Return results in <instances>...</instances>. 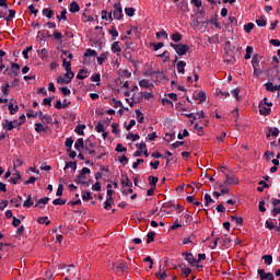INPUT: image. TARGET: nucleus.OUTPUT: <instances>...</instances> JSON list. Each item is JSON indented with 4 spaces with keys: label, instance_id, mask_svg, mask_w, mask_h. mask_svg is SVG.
I'll use <instances>...</instances> for the list:
<instances>
[{
    "label": "nucleus",
    "instance_id": "f257e3e1",
    "mask_svg": "<svg viewBox=\"0 0 280 280\" xmlns=\"http://www.w3.org/2000/svg\"><path fill=\"white\" fill-rule=\"evenodd\" d=\"M170 46L174 48L177 56H185L187 54V51H189V45H187V44L171 43Z\"/></svg>",
    "mask_w": 280,
    "mask_h": 280
},
{
    "label": "nucleus",
    "instance_id": "f03ea898",
    "mask_svg": "<svg viewBox=\"0 0 280 280\" xmlns=\"http://www.w3.org/2000/svg\"><path fill=\"white\" fill-rule=\"evenodd\" d=\"M112 268L115 272H128V262L126 260H118L112 264Z\"/></svg>",
    "mask_w": 280,
    "mask_h": 280
},
{
    "label": "nucleus",
    "instance_id": "7ed1b4c3",
    "mask_svg": "<svg viewBox=\"0 0 280 280\" xmlns=\"http://www.w3.org/2000/svg\"><path fill=\"white\" fill-rule=\"evenodd\" d=\"M114 9L115 10L112 11V14L115 21H121L124 19V10L121 9V4L119 2L115 3Z\"/></svg>",
    "mask_w": 280,
    "mask_h": 280
},
{
    "label": "nucleus",
    "instance_id": "20e7f679",
    "mask_svg": "<svg viewBox=\"0 0 280 280\" xmlns=\"http://www.w3.org/2000/svg\"><path fill=\"white\" fill-rule=\"evenodd\" d=\"M37 117L42 120L43 124H51L54 121V118L49 114H44L43 110H39L37 113Z\"/></svg>",
    "mask_w": 280,
    "mask_h": 280
},
{
    "label": "nucleus",
    "instance_id": "39448f33",
    "mask_svg": "<svg viewBox=\"0 0 280 280\" xmlns=\"http://www.w3.org/2000/svg\"><path fill=\"white\" fill-rule=\"evenodd\" d=\"M258 275H259V279L260 280H275V275H272V272H267L264 269H258Z\"/></svg>",
    "mask_w": 280,
    "mask_h": 280
},
{
    "label": "nucleus",
    "instance_id": "423d86ee",
    "mask_svg": "<svg viewBox=\"0 0 280 280\" xmlns=\"http://www.w3.org/2000/svg\"><path fill=\"white\" fill-rule=\"evenodd\" d=\"M2 128L7 132H10V130H14V128H16V125L9 119H4V120H2Z\"/></svg>",
    "mask_w": 280,
    "mask_h": 280
},
{
    "label": "nucleus",
    "instance_id": "0eeeda50",
    "mask_svg": "<svg viewBox=\"0 0 280 280\" xmlns=\"http://www.w3.org/2000/svg\"><path fill=\"white\" fill-rule=\"evenodd\" d=\"M182 255L184 259L188 261V264H197V259L194 257V254L186 252L183 253Z\"/></svg>",
    "mask_w": 280,
    "mask_h": 280
},
{
    "label": "nucleus",
    "instance_id": "6e6552de",
    "mask_svg": "<svg viewBox=\"0 0 280 280\" xmlns=\"http://www.w3.org/2000/svg\"><path fill=\"white\" fill-rule=\"evenodd\" d=\"M19 71H21V66L19 63L11 62V72L9 75H19Z\"/></svg>",
    "mask_w": 280,
    "mask_h": 280
},
{
    "label": "nucleus",
    "instance_id": "1a4fd4ad",
    "mask_svg": "<svg viewBox=\"0 0 280 280\" xmlns=\"http://www.w3.org/2000/svg\"><path fill=\"white\" fill-rule=\"evenodd\" d=\"M252 67L254 71H259V55L256 54L252 58Z\"/></svg>",
    "mask_w": 280,
    "mask_h": 280
},
{
    "label": "nucleus",
    "instance_id": "9d476101",
    "mask_svg": "<svg viewBox=\"0 0 280 280\" xmlns=\"http://www.w3.org/2000/svg\"><path fill=\"white\" fill-rule=\"evenodd\" d=\"M49 127L43 125V122H36L35 124V131L40 135V132H47Z\"/></svg>",
    "mask_w": 280,
    "mask_h": 280
},
{
    "label": "nucleus",
    "instance_id": "9b49d317",
    "mask_svg": "<svg viewBox=\"0 0 280 280\" xmlns=\"http://www.w3.org/2000/svg\"><path fill=\"white\" fill-rule=\"evenodd\" d=\"M270 107H266V105H264V102H261L259 104V114L260 115H264L265 117L270 115Z\"/></svg>",
    "mask_w": 280,
    "mask_h": 280
},
{
    "label": "nucleus",
    "instance_id": "f8f14e48",
    "mask_svg": "<svg viewBox=\"0 0 280 280\" xmlns=\"http://www.w3.org/2000/svg\"><path fill=\"white\" fill-rule=\"evenodd\" d=\"M49 203V197H44L42 199H38L35 203V207H39V209H45V205Z\"/></svg>",
    "mask_w": 280,
    "mask_h": 280
},
{
    "label": "nucleus",
    "instance_id": "ddd939ff",
    "mask_svg": "<svg viewBox=\"0 0 280 280\" xmlns=\"http://www.w3.org/2000/svg\"><path fill=\"white\" fill-rule=\"evenodd\" d=\"M21 178H23V176H21V172L16 171L15 173H13V177L9 179V183H12V185H16L19 180H21Z\"/></svg>",
    "mask_w": 280,
    "mask_h": 280
},
{
    "label": "nucleus",
    "instance_id": "4468645a",
    "mask_svg": "<svg viewBox=\"0 0 280 280\" xmlns=\"http://www.w3.org/2000/svg\"><path fill=\"white\" fill-rule=\"evenodd\" d=\"M194 100H197V102H207V93H205V91H200L194 95Z\"/></svg>",
    "mask_w": 280,
    "mask_h": 280
},
{
    "label": "nucleus",
    "instance_id": "2eb2a0df",
    "mask_svg": "<svg viewBox=\"0 0 280 280\" xmlns=\"http://www.w3.org/2000/svg\"><path fill=\"white\" fill-rule=\"evenodd\" d=\"M89 56H92L93 58H95L97 56V51L96 50H93L91 48H89L84 55H83V58H84V65H86V59L89 58Z\"/></svg>",
    "mask_w": 280,
    "mask_h": 280
},
{
    "label": "nucleus",
    "instance_id": "dca6fc26",
    "mask_svg": "<svg viewBox=\"0 0 280 280\" xmlns=\"http://www.w3.org/2000/svg\"><path fill=\"white\" fill-rule=\"evenodd\" d=\"M270 137H279V128H277V127H275V128L269 127L268 133H267V139H270Z\"/></svg>",
    "mask_w": 280,
    "mask_h": 280
},
{
    "label": "nucleus",
    "instance_id": "f3484780",
    "mask_svg": "<svg viewBox=\"0 0 280 280\" xmlns=\"http://www.w3.org/2000/svg\"><path fill=\"white\" fill-rule=\"evenodd\" d=\"M108 32L112 36V40H117V37L119 36V32H117V27L115 25H112Z\"/></svg>",
    "mask_w": 280,
    "mask_h": 280
},
{
    "label": "nucleus",
    "instance_id": "a211bd4d",
    "mask_svg": "<svg viewBox=\"0 0 280 280\" xmlns=\"http://www.w3.org/2000/svg\"><path fill=\"white\" fill-rule=\"evenodd\" d=\"M132 102H135V104H141V102H143V93H137L131 97Z\"/></svg>",
    "mask_w": 280,
    "mask_h": 280
},
{
    "label": "nucleus",
    "instance_id": "6ab92c4d",
    "mask_svg": "<svg viewBox=\"0 0 280 280\" xmlns=\"http://www.w3.org/2000/svg\"><path fill=\"white\" fill-rule=\"evenodd\" d=\"M69 10L72 14H75L80 11V4H78V2H75V1H72L70 3V9Z\"/></svg>",
    "mask_w": 280,
    "mask_h": 280
},
{
    "label": "nucleus",
    "instance_id": "aec40b11",
    "mask_svg": "<svg viewBox=\"0 0 280 280\" xmlns=\"http://www.w3.org/2000/svg\"><path fill=\"white\" fill-rule=\"evenodd\" d=\"M57 82H58V84H71V79H68L66 77V74L65 75H59L57 78Z\"/></svg>",
    "mask_w": 280,
    "mask_h": 280
},
{
    "label": "nucleus",
    "instance_id": "412c9836",
    "mask_svg": "<svg viewBox=\"0 0 280 280\" xmlns=\"http://www.w3.org/2000/svg\"><path fill=\"white\" fill-rule=\"evenodd\" d=\"M71 104V102L69 101L68 104H63L62 101H57L55 104V108H57V110H61V108H69V105Z\"/></svg>",
    "mask_w": 280,
    "mask_h": 280
},
{
    "label": "nucleus",
    "instance_id": "4be33fe9",
    "mask_svg": "<svg viewBox=\"0 0 280 280\" xmlns=\"http://www.w3.org/2000/svg\"><path fill=\"white\" fill-rule=\"evenodd\" d=\"M89 78V71L81 69L77 74V80H86Z\"/></svg>",
    "mask_w": 280,
    "mask_h": 280
},
{
    "label": "nucleus",
    "instance_id": "5701e85b",
    "mask_svg": "<svg viewBox=\"0 0 280 280\" xmlns=\"http://www.w3.org/2000/svg\"><path fill=\"white\" fill-rule=\"evenodd\" d=\"M66 272L70 279H73V277H75V266L69 265Z\"/></svg>",
    "mask_w": 280,
    "mask_h": 280
},
{
    "label": "nucleus",
    "instance_id": "b1692460",
    "mask_svg": "<svg viewBox=\"0 0 280 280\" xmlns=\"http://www.w3.org/2000/svg\"><path fill=\"white\" fill-rule=\"evenodd\" d=\"M10 83H5L4 85L1 86V91H2V97H8L10 95Z\"/></svg>",
    "mask_w": 280,
    "mask_h": 280
},
{
    "label": "nucleus",
    "instance_id": "393cba45",
    "mask_svg": "<svg viewBox=\"0 0 280 280\" xmlns=\"http://www.w3.org/2000/svg\"><path fill=\"white\" fill-rule=\"evenodd\" d=\"M74 148L78 150V152H80V150H84V139L79 138L74 143Z\"/></svg>",
    "mask_w": 280,
    "mask_h": 280
},
{
    "label": "nucleus",
    "instance_id": "a878e982",
    "mask_svg": "<svg viewBox=\"0 0 280 280\" xmlns=\"http://www.w3.org/2000/svg\"><path fill=\"white\" fill-rule=\"evenodd\" d=\"M171 40H173V43H180L183 40V34L176 32L175 34L171 35Z\"/></svg>",
    "mask_w": 280,
    "mask_h": 280
},
{
    "label": "nucleus",
    "instance_id": "bb28decb",
    "mask_svg": "<svg viewBox=\"0 0 280 280\" xmlns=\"http://www.w3.org/2000/svg\"><path fill=\"white\" fill-rule=\"evenodd\" d=\"M43 15L46 16V19H54V10L50 8L43 9Z\"/></svg>",
    "mask_w": 280,
    "mask_h": 280
},
{
    "label": "nucleus",
    "instance_id": "cd10ccee",
    "mask_svg": "<svg viewBox=\"0 0 280 280\" xmlns=\"http://www.w3.org/2000/svg\"><path fill=\"white\" fill-rule=\"evenodd\" d=\"M226 183L228 185H237L238 180L237 177L233 176V175H226Z\"/></svg>",
    "mask_w": 280,
    "mask_h": 280
},
{
    "label": "nucleus",
    "instance_id": "c85d7f7f",
    "mask_svg": "<svg viewBox=\"0 0 280 280\" xmlns=\"http://www.w3.org/2000/svg\"><path fill=\"white\" fill-rule=\"evenodd\" d=\"M139 86H141V89H150V86H153V84L147 79H142L139 81Z\"/></svg>",
    "mask_w": 280,
    "mask_h": 280
},
{
    "label": "nucleus",
    "instance_id": "c756f323",
    "mask_svg": "<svg viewBox=\"0 0 280 280\" xmlns=\"http://www.w3.org/2000/svg\"><path fill=\"white\" fill-rule=\"evenodd\" d=\"M65 145L67 148L66 152H71V148L73 147V138L72 137L67 138Z\"/></svg>",
    "mask_w": 280,
    "mask_h": 280
},
{
    "label": "nucleus",
    "instance_id": "7c9ffc66",
    "mask_svg": "<svg viewBox=\"0 0 280 280\" xmlns=\"http://www.w3.org/2000/svg\"><path fill=\"white\" fill-rule=\"evenodd\" d=\"M112 51L114 54H121V46H119V42H114L112 45Z\"/></svg>",
    "mask_w": 280,
    "mask_h": 280
},
{
    "label": "nucleus",
    "instance_id": "2f4dec72",
    "mask_svg": "<svg viewBox=\"0 0 280 280\" xmlns=\"http://www.w3.org/2000/svg\"><path fill=\"white\" fill-rule=\"evenodd\" d=\"M69 167L72 172H75L78 170V162H67L63 170H69Z\"/></svg>",
    "mask_w": 280,
    "mask_h": 280
},
{
    "label": "nucleus",
    "instance_id": "473e14b6",
    "mask_svg": "<svg viewBox=\"0 0 280 280\" xmlns=\"http://www.w3.org/2000/svg\"><path fill=\"white\" fill-rule=\"evenodd\" d=\"M14 16H16V11L14 9H9V15L4 18V21H7V23H10V21H12Z\"/></svg>",
    "mask_w": 280,
    "mask_h": 280
},
{
    "label": "nucleus",
    "instance_id": "72a5a7b5",
    "mask_svg": "<svg viewBox=\"0 0 280 280\" xmlns=\"http://www.w3.org/2000/svg\"><path fill=\"white\" fill-rule=\"evenodd\" d=\"M38 224H46V226H49L51 224V221H49L48 217H39L37 219Z\"/></svg>",
    "mask_w": 280,
    "mask_h": 280
},
{
    "label": "nucleus",
    "instance_id": "f704fd0d",
    "mask_svg": "<svg viewBox=\"0 0 280 280\" xmlns=\"http://www.w3.org/2000/svg\"><path fill=\"white\" fill-rule=\"evenodd\" d=\"M34 206V201H32V195H28L27 199L23 202L24 209H30V207Z\"/></svg>",
    "mask_w": 280,
    "mask_h": 280
},
{
    "label": "nucleus",
    "instance_id": "c9c22d12",
    "mask_svg": "<svg viewBox=\"0 0 280 280\" xmlns=\"http://www.w3.org/2000/svg\"><path fill=\"white\" fill-rule=\"evenodd\" d=\"M187 67V62L179 61L177 62V71L178 73H185V68Z\"/></svg>",
    "mask_w": 280,
    "mask_h": 280
},
{
    "label": "nucleus",
    "instance_id": "e433bc0d",
    "mask_svg": "<svg viewBox=\"0 0 280 280\" xmlns=\"http://www.w3.org/2000/svg\"><path fill=\"white\" fill-rule=\"evenodd\" d=\"M85 128H86V125H78L74 129V132H77V135H80L82 137L84 136Z\"/></svg>",
    "mask_w": 280,
    "mask_h": 280
},
{
    "label": "nucleus",
    "instance_id": "4c0bfd02",
    "mask_svg": "<svg viewBox=\"0 0 280 280\" xmlns=\"http://www.w3.org/2000/svg\"><path fill=\"white\" fill-rule=\"evenodd\" d=\"M136 119L138 124H143V120L145 119V117L143 116L140 109L136 110Z\"/></svg>",
    "mask_w": 280,
    "mask_h": 280
},
{
    "label": "nucleus",
    "instance_id": "58836bf2",
    "mask_svg": "<svg viewBox=\"0 0 280 280\" xmlns=\"http://www.w3.org/2000/svg\"><path fill=\"white\" fill-rule=\"evenodd\" d=\"M254 28H255V24L252 22L244 25V32L246 34H250V32H253Z\"/></svg>",
    "mask_w": 280,
    "mask_h": 280
},
{
    "label": "nucleus",
    "instance_id": "ea45409f",
    "mask_svg": "<svg viewBox=\"0 0 280 280\" xmlns=\"http://www.w3.org/2000/svg\"><path fill=\"white\" fill-rule=\"evenodd\" d=\"M172 207H174V201H166L162 205V208L160 209V211H166V209H172Z\"/></svg>",
    "mask_w": 280,
    "mask_h": 280
},
{
    "label": "nucleus",
    "instance_id": "a19ab883",
    "mask_svg": "<svg viewBox=\"0 0 280 280\" xmlns=\"http://www.w3.org/2000/svg\"><path fill=\"white\" fill-rule=\"evenodd\" d=\"M156 183H159V177H156V176H149V185L151 186V187H154V188H156Z\"/></svg>",
    "mask_w": 280,
    "mask_h": 280
},
{
    "label": "nucleus",
    "instance_id": "79ce46f5",
    "mask_svg": "<svg viewBox=\"0 0 280 280\" xmlns=\"http://www.w3.org/2000/svg\"><path fill=\"white\" fill-rule=\"evenodd\" d=\"M150 47H153L154 51H159V49H162V47H165V44L163 42L160 43H150Z\"/></svg>",
    "mask_w": 280,
    "mask_h": 280
},
{
    "label": "nucleus",
    "instance_id": "37998d69",
    "mask_svg": "<svg viewBox=\"0 0 280 280\" xmlns=\"http://www.w3.org/2000/svg\"><path fill=\"white\" fill-rule=\"evenodd\" d=\"M86 174H91V168L83 167L81 170V173L79 174V176L84 180V178H86Z\"/></svg>",
    "mask_w": 280,
    "mask_h": 280
},
{
    "label": "nucleus",
    "instance_id": "c03bdc74",
    "mask_svg": "<svg viewBox=\"0 0 280 280\" xmlns=\"http://www.w3.org/2000/svg\"><path fill=\"white\" fill-rule=\"evenodd\" d=\"M110 105L114 106V108H119V107L124 106L121 101H117V98H115V97L110 100Z\"/></svg>",
    "mask_w": 280,
    "mask_h": 280
},
{
    "label": "nucleus",
    "instance_id": "a18cd8bd",
    "mask_svg": "<svg viewBox=\"0 0 280 280\" xmlns=\"http://www.w3.org/2000/svg\"><path fill=\"white\" fill-rule=\"evenodd\" d=\"M250 58H253V46H247L246 47L245 60H250Z\"/></svg>",
    "mask_w": 280,
    "mask_h": 280
},
{
    "label": "nucleus",
    "instance_id": "49530a36",
    "mask_svg": "<svg viewBox=\"0 0 280 280\" xmlns=\"http://www.w3.org/2000/svg\"><path fill=\"white\" fill-rule=\"evenodd\" d=\"M154 237H156L155 232H149L147 235V244H152L154 242Z\"/></svg>",
    "mask_w": 280,
    "mask_h": 280
},
{
    "label": "nucleus",
    "instance_id": "de8ad7c7",
    "mask_svg": "<svg viewBox=\"0 0 280 280\" xmlns=\"http://www.w3.org/2000/svg\"><path fill=\"white\" fill-rule=\"evenodd\" d=\"M265 88H266V91H268L269 93H275V84L272 82H267L265 83Z\"/></svg>",
    "mask_w": 280,
    "mask_h": 280
},
{
    "label": "nucleus",
    "instance_id": "09e8293b",
    "mask_svg": "<svg viewBox=\"0 0 280 280\" xmlns=\"http://www.w3.org/2000/svg\"><path fill=\"white\" fill-rule=\"evenodd\" d=\"M213 202H215V201L213 200V198H211V195L206 194V195H205V206H206V207H209V205H211V203H213Z\"/></svg>",
    "mask_w": 280,
    "mask_h": 280
},
{
    "label": "nucleus",
    "instance_id": "8fccbe9b",
    "mask_svg": "<svg viewBox=\"0 0 280 280\" xmlns=\"http://www.w3.org/2000/svg\"><path fill=\"white\" fill-rule=\"evenodd\" d=\"M122 187H132V184L130 183V178H128V175H125V178L121 180Z\"/></svg>",
    "mask_w": 280,
    "mask_h": 280
},
{
    "label": "nucleus",
    "instance_id": "3c124183",
    "mask_svg": "<svg viewBox=\"0 0 280 280\" xmlns=\"http://www.w3.org/2000/svg\"><path fill=\"white\" fill-rule=\"evenodd\" d=\"M135 12H137V9L135 8H125L126 16H135Z\"/></svg>",
    "mask_w": 280,
    "mask_h": 280
},
{
    "label": "nucleus",
    "instance_id": "603ef678",
    "mask_svg": "<svg viewBox=\"0 0 280 280\" xmlns=\"http://www.w3.org/2000/svg\"><path fill=\"white\" fill-rule=\"evenodd\" d=\"M261 259H264V261H265V264H266L267 266L272 265V255H264V256L261 257Z\"/></svg>",
    "mask_w": 280,
    "mask_h": 280
},
{
    "label": "nucleus",
    "instance_id": "864d4df0",
    "mask_svg": "<svg viewBox=\"0 0 280 280\" xmlns=\"http://www.w3.org/2000/svg\"><path fill=\"white\" fill-rule=\"evenodd\" d=\"M183 244H184V245H187V244H196V240L194 238V236L184 237Z\"/></svg>",
    "mask_w": 280,
    "mask_h": 280
},
{
    "label": "nucleus",
    "instance_id": "5fc2aeb1",
    "mask_svg": "<svg viewBox=\"0 0 280 280\" xmlns=\"http://www.w3.org/2000/svg\"><path fill=\"white\" fill-rule=\"evenodd\" d=\"M155 277L160 280H165L167 279V272H165V270L163 269V271H159Z\"/></svg>",
    "mask_w": 280,
    "mask_h": 280
},
{
    "label": "nucleus",
    "instance_id": "6e6d98bb",
    "mask_svg": "<svg viewBox=\"0 0 280 280\" xmlns=\"http://www.w3.org/2000/svg\"><path fill=\"white\" fill-rule=\"evenodd\" d=\"M256 24L258 25V27H266L268 25V22L265 19L260 18L256 20Z\"/></svg>",
    "mask_w": 280,
    "mask_h": 280
},
{
    "label": "nucleus",
    "instance_id": "4d7b16f0",
    "mask_svg": "<svg viewBox=\"0 0 280 280\" xmlns=\"http://www.w3.org/2000/svg\"><path fill=\"white\" fill-rule=\"evenodd\" d=\"M258 185H262V187H258V188H257V191H259V192H261V191H264V189H268V187H270V186L268 185V183H266V182H264V180L258 182Z\"/></svg>",
    "mask_w": 280,
    "mask_h": 280
},
{
    "label": "nucleus",
    "instance_id": "13d9d810",
    "mask_svg": "<svg viewBox=\"0 0 280 280\" xmlns=\"http://www.w3.org/2000/svg\"><path fill=\"white\" fill-rule=\"evenodd\" d=\"M9 110H10V115H16V113H19V105H15V107H14L13 104H10Z\"/></svg>",
    "mask_w": 280,
    "mask_h": 280
},
{
    "label": "nucleus",
    "instance_id": "bf43d9fd",
    "mask_svg": "<svg viewBox=\"0 0 280 280\" xmlns=\"http://www.w3.org/2000/svg\"><path fill=\"white\" fill-rule=\"evenodd\" d=\"M52 205H55V206H60V207H62V205H67V200H65V199H62V198H57V199H55L54 201H52Z\"/></svg>",
    "mask_w": 280,
    "mask_h": 280
},
{
    "label": "nucleus",
    "instance_id": "052dcab7",
    "mask_svg": "<svg viewBox=\"0 0 280 280\" xmlns=\"http://www.w3.org/2000/svg\"><path fill=\"white\" fill-rule=\"evenodd\" d=\"M82 200H84L85 202H89V200H93V196L91 195V192L85 191V192L82 195Z\"/></svg>",
    "mask_w": 280,
    "mask_h": 280
},
{
    "label": "nucleus",
    "instance_id": "680f3d73",
    "mask_svg": "<svg viewBox=\"0 0 280 280\" xmlns=\"http://www.w3.org/2000/svg\"><path fill=\"white\" fill-rule=\"evenodd\" d=\"M62 67H65L66 71H70L71 69V61H67V58L62 59Z\"/></svg>",
    "mask_w": 280,
    "mask_h": 280
},
{
    "label": "nucleus",
    "instance_id": "e2e57ef3",
    "mask_svg": "<svg viewBox=\"0 0 280 280\" xmlns=\"http://www.w3.org/2000/svg\"><path fill=\"white\" fill-rule=\"evenodd\" d=\"M127 139H131L132 141H139V139H141V137H139L138 133H128Z\"/></svg>",
    "mask_w": 280,
    "mask_h": 280
},
{
    "label": "nucleus",
    "instance_id": "0e129e2a",
    "mask_svg": "<svg viewBox=\"0 0 280 280\" xmlns=\"http://www.w3.org/2000/svg\"><path fill=\"white\" fill-rule=\"evenodd\" d=\"M89 148H95V143H93V141H91V138H88L85 140V150H89Z\"/></svg>",
    "mask_w": 280,
    "mask_h": 280
},
{
    "label": "nucleus",
    "instance_id": "69168bd1",
    "mask_svg": "<svg viewBox=\"0 0 280 280\" xmlns=\"http://www.w3.org/2000/svg\"><path fill=\"white\" fill-rule=\"evenodd\" d=\"M60 91H61L62 95H66V96L71 95V90H69V88H67V86H62L60 89Z\"/></svg>",
    "mask_w": 280,
    "mask_h": 280
},
{
    "label": "nucleus",
    "instance_id": "338daca9",
    "mask_svg": "<svg viewBox=\"0 0 280 280\" xmlns=\"http://www.w3.org/2000/svg\"><path fill=\"white\" fill-rule=\"evenodd\" d=\"M105 60H106V54H101L100 57H97L98 65H104Z\"/></svg>",
    "mask_w": 280,
    "mask_h": 280
},
{
    "label": "nucleus",
    "instance_id": "774afa93",
    "mask_svg": "<svg viewBox=\"0 0 280 280\" xmlns=\"http://www.w3.org/2000/svg\"><path fill=\"white\" fill-rule=\"evenodd\" d=\"M95 130H96V132H104V124L98 122V124L95 126Z\"/></svg>",
    "mask_w": 280,
    "mask_h": 280
}]
</instances>
